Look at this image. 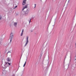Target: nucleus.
I'll list each match as a JSON object with an SVG mask.
<instances>
[{"label":"nucleus","mask_w":76,"mask_h":76,"mask_svg":"<svg viewBox=\"0 0 76 76\" xmlns=\"http://www.w3.org/2000/svg\"><path fill=\"white\" fill-rule=\"evenodd\" d=\"M13 36H14L13 33H11L10 34V42H12V39H13Z\"/></svg>","instance_id":"nucleus-1"},{"label":"nucleus","mask_w":76,"mask_h":76,"mask_svg":"<svg viewBox=\"0 0 76 76\" xmlns=\"http://www.w3.org/2000/svg\"><path fill=\"white\" fill-rule=\"evenodd\" d=\"M28 38H29V36H27V39H27L25 45H24V47H26V45L28 44V42H29V41H28Z\"/></svg>","instance_id":"nucleus-2"},{"label":"nucleus","mask_w":76,"mask_h":76,"mask_svg":"<svg viewBox=\"0 0 76 76\" xmlns=\"http://www.w3.org/2000/svg\"><path fill=\"white\" fill-rule=\"evenodd\" d=\"M7 64H9V66H10V64L9 63H6V64L5 65V66H4V67H3V69H6V68H7V67L8 66H7Z\"/></svg>","instance_id":"nucleus-3"},{"label":"nucleus","mask_w":76,"mask_h":76,"mask_svg":"<svg viewBox=\"0 0 76 76\" xmlns=\"http://www.w3.org/2000/svg\"><path fill=\"white\" fill-rule=\"evenodd\" d=\"M28 4H27L25 6L23 7V9L22 10H23L25 9H26L27 7H28Z\"/></svg>","instance_id":"nucleus-4"},{"label":"nucleus","mask_w":76,"mask_h":76,"mask_svg":"<svg viewBox=\"0 0 76 76\" xmlns=\"http://www.w3.org/2000/svg\"><path fill=\"white\" fill-rule=\"evenodd\" d=\"M24 31V30L23 29L22 31V32L21 34V36H22L23 35V32Z\"/></svg>","instance_id":"nucleus-5"},{"label":"nucleus","mask_w":76,"mask_h":76,"mask_svg":"<svg viewBox=\"0 0 76 76\" xmlns=\"http://www.w3.org/2000/svg\"><path fill=\"white\" fill-rule=\"evenodd\" d=\"M26 0H23V5H25L26 3Z\"/></svg>","instance_id":"nucleus-6"},{"label":"nucleus","mask_w":76,"mask_h":76,"mask_svg":"<svg viewBox=\"0 0 76 76\" xmlns=\"http://www.w3.org/2000/svg\"><path fill=\"white\" fill-rule=\"evenodd\" d=\"M17 25V23H14V26H16V25Z\"/></svg>","instance_id":"nucleus-7"},{"label":"nucleus","mask_w":76,"mask_h":76,"mask_svg":"<svg viewBox=\"0 0 76 76\" xmlns=\"http://www.w3.org/2000/svg\"><path fill=\"white\" fill-rule=\"evenodd\" d=\"M26 61L25 62V64H24L23 66V67H25V65H26Z\"/></svg>","instance_id":"nucleus-8"},{"label":"nucleus","mask_w":76,"mask_h":76,"mask_svg":"<svg viewBox=\"0 0 76 76\" xmlns=\"http://www.w3.org/2000/svg\"><path fill=\"white\" fill-rule=\"evenodd\" d=\"M7 61H10V59H9V58H8Z\"/></svg>","instance_id":"nucleus-9"},{"label":"nucleus","mask_w":76,"mask_h":76,"mask_svg":"<svg viewBox=\"0 0 76 76\" xmlns=\"http://www.w3.org/2000/svg\"><path fill=\"white\" fill-rule=\"evenodd\" d=\"M34 5H35L34 8H35V7H36V4H35Z\"/></svg>","instance_id":"nucleus-10"},{"label":"nucleus","mask_w":76,"mask_h":76,"mask_svg":"<svg viewBox=\"0 0 76 76\" xmlns=\"http://www.w3.org/2000/svg\"><path fill=\"white\" fill-rule=\"evenodd\" d=\"M18 7V6H16L14 8V9H15V8H16V7Z\"/></svg>","instance_id":"nucleus-11"},{"label":"nucleus","mask_w":76,"mask_h":76,"mask_svg":"<svg viewBox=\"0 0 76 76\" xmlns=\"http://www.w3.org/2000/svg\"><path fill=\"white\" fill-rule=\"evenodd\" d=\"M1 19V17L0 15V19Z\"/></svg>","instance_id":"nucleus-12"},{"label":"nucleus","mask_w":76,"mask_h":76,"mask_svg":"<svg viewBox=\"0 0 76 76\" xmlns=\"http://www.w3.org/2000/svg\"><path fill=\"white\" fill-rule=\"evenodd\" d=\"M11 53V52H10V51H9L8 53Z\"/></svg>","instance_id":"nucleus-13"},{"label":"nucleus","mask_w":76,"mask_h":76,"mask_svg":"<svg viewBox=\"0 0 76 76\" xmlns=\"http://www.w3.org/2000/svg\"><path fill=\"white\" fill-rule=\"evenodd\" d=\"M31 19L30 20V21H29V23H31Z\"/></svg>","instance_id":"nucleus-14"},{"label":"nucleus","mask_w":76,"mask_h":76,"mask_svg":"<svg viewBox=\"0 0 76 76\" xmlns=\"http://www.w3.org/2000/svg\"><path fill=\"white\" fill-rule=\"evenodd\" d=\"M3 60H3V59L2 60V62H3Z\"/></svg>","instance_id":"nucleus-15"},{"label":"nucleus","mask_w":76,"mask_h":76,"mask_svg":"<svg viewBox=\"0 0 76 76\" xmlns=\"http://www.w3.org/2000/svg\"><path fill=\"white\" fill-rule=\"evenodd\" d=\"M75 45H76V43H75Z\"/></svg>","instance_id":"nucleus-16"},{"label":"nucleus","mask_w":76,"mask_h":76,"mask_svg":"<svg viewBox=\"0 0 76 76\" xmlns=\"http://www.w3.org/2000/svg\"><path fill=\"white\" fill-rule=\"evenodd\" d=\"M1 44V42H0V44Z\"/></svg>","instance_id":"nucleus-17"},{"label":"nucleus","mask_w":76,"mask_h":76,"mask_svg":"<svg viewBox=\"0 0 76 76\" xmlns=\"http://www.w3.org/2000/svg\"><path fill=\"white\" fill-rule=\"evenodd\" d=\"M75 60H76V59H75Z\"/></svg>","instance_id":"nucleus-18"},{"label":"nucleus","mask_w":76,"mask_h":76,"mask_svg":"<svg viewBox=\"0 0 76 76\" xmlns=\"http://www.w3.org/2000/svg\"><path fill=\"white\" fill-rule=\"evenodd\" d=\"M31 32H32V31H31Z\"/></svg>","instance_id":"nucleus-19"}]
</instances>
